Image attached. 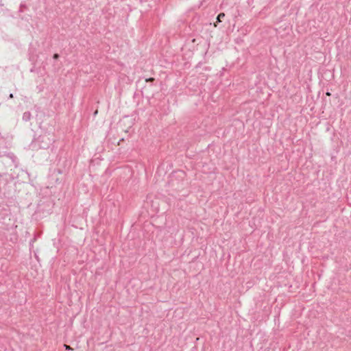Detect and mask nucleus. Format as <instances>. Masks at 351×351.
<instances>
[{
    "instance_id": "f257e3e1",
    "label": "nucleus",
    "mask_w": 351,
    "mask_h": 351,
    "mask_svg": "<svg viewBox=\"0 0 351 351\" xmlns=\"http://www.w3.org/2000/svg\"><path fill=\"white\" fill-rule=\"evenodd\" d=\"M225 14L224 13H220L217 17V22H221V19L224 18Z\"/></svg>"
},
{
    "instance_id": "f03ea898",
    "label": "nucleus",
    "mask_w": 351,
    "mask_h": 351,
    "mask_svg": "<svg viewBox=\"0 0 351 351\" xmlns=\"http://www.w3.org/2000/svg\"><path fill=\"white\" fill-rule=\"evenodd\" d=\"M154 81V77H149V78L146 79V82H152Z\"/></svg>"
},
{
    "instance_id": "7ed1b4c3",
    "label": "nucleus",
    "mask_w": 351,
    "mask_h": 351,
    "mask_svg": "<svg viewBox=\"0 0 351 351\" xmlns=\"http://www.w3.org/2000/svg\"><path fill=\"white\" fill-rule=\"evenodd\" d=\"M64 346L66 350H72V348L69 346L65 345Z\"/></svg>"
},
{
    "instance_id": "20e7f679",
    "label": "nucleus",
    "mask_w": 351,
    "mask_h": 351,
    "mask_svg": "<svg viewBox=\"0 0 351 351\" xmlns=\"http://www.w3.org/2000/svg\"><path fill=\"white\" fill-rule=\"evenodd\" d=\"M53 58H58V54H55V55L53 56Z\"/></svg>"
},
{
    "instance_id": "39448f33",
    "label": "nucleus",
    "mask_w": 351,
    "mask_h": 351,
    "mask_svg": "<svg viewBox=\"0 0 351 351\" xmlns=\"http://www.w3.org/2000/svg\"><path fill=\"white\" fill-rule=\"evenodd\" d=\"M326 95L330 96V93L328 92V93H326Z\"/></svg>"
}]
</instances>
